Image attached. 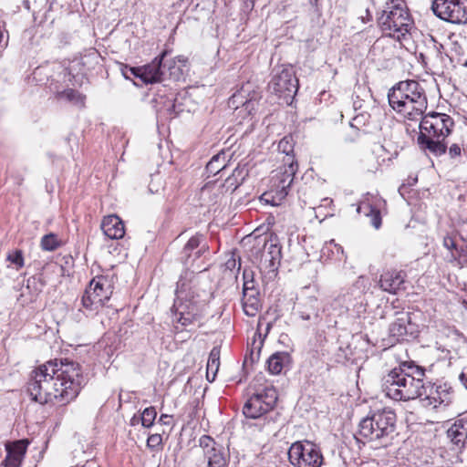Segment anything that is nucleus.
<instances>
[{
  "label": "nucleus",
  "mask_w": 467,
  "mask_h": 467,
  "mask_svg": "<svg viewBox=\"0 0 467 467\" xmlns=\"http://www.w3.org/2000/svg\"><path fill=\"white\" fill-rule=\"evenodd\" d=\"M84 384L78 363L54 359L35 368L27 382L31 399L40 404L66 405L74 400Z\"/></svg>",
  "instance_id": "1"
},
{
  "label": "nucleus",
  "mask_w": 467,
  "mask_h": 467,
  "mask_svg": "<svg viewBox=\"0 0 467 467\" xmlns=\"http://www.w3.org/2000/svg\"><path fill=\"white\" fill-rule=\"evenodd\" d=\"M425 369L413 361L402 362L382 379V391L396 401H409L420 397L423 390Z\"/></svg>",
  "instance_id": "2"
},
{
  "label": "nucleus",
  "mask_w": 467,
  "mask_h": 467,
  "mask_svg": "<svg viewBox=\"0 0 467 467\" xmlns=\"http://www.w3.org/2000/svg\"><path fill=\"white\" fill-rule=\"evenodd\" d=\"M452 119L446 114L432 112L424 116L420 123L417 141L420 149L429 150L435 156L446 152L445 138L451 133Z\"/></svg>",
  "instance_id": "3"
},
{
  "label": "nucleus",
  "mask_w": 467,
  "mask_h": 467,
  "mask_svg": "<svg viewBox=\"0 0 467 467\" xmlns=\"http://www.w3.org/2000/svg\"><path fill=\"white\" fill-rule=\"evenodd\" d=\"M389 106L410 119L421 116L427 109L424 89L415 80L400 81L388 93Z\"/></svg>",
  "instance_id": "4"
},
{
  "label": "nucleus",
  "mask_w": 467,
  "mask_h": 467,
  "mask_svg": "<svg viewBox=\"0 0 467 467\" xmlns=\"http://www.w3.org/2000/svg\"><path fill=\"white\" fill-rule=\"evenodd\" d=\"M396 413L390 408L371 410L358 425V435L368 441L386 442L396 429Z\"/></svg>",
  "instance_id": "5"
},
{
  "label": "nucleus",
  "mask_w": 467,
  "mask_h": 467,
  "mask_svg": "<svg viewBox=\"0 0 467 467\" xmlns=\"http://www.w3.org/2000/svg\"><path fill=\"white\" fill-rule=\"evenodd\" d=\"M175 294L176 299L172 308L175 311L176 321L184 327L200 321L202 304L196 299L195 293L191 285V280L182 276L177 282Z\"/></svg>",
  "instance_id": "6"
},
{
  "label": "nucleus",
  "mask_w": 467,
  "mask_h": 467,
  "mask_svg": "<svg viewBox=\"0 0 467 467\" xmlns=\"http://www.w3.org/2000/svg\"><path fill=\"white\" fill-rule=\"evenodd\" d=\"M378 25L385 35L400 40L410 32L413 22L408 11L396 5L383 10Z\"/></svg>",
  "instance_id": "7"
},
{
  "label": "nucleus",
  "mask_w": 467,
  "mask_h": 467,
  "mask_svg": "<svg viewBox=\"0 0 467 467\" xmlns=\"http://www.w3.org/2000/svg\"><path fill=\"white\" fill-rule=\"evenodd\" d=\"M112 295V285L105 276L93 278L86 288L82 297L81 305L88 313L98 312Z\"/></svg>",
  "instance_id": "8"
},
{
  "label": "nucleus",
  "mask_w": 467,
  "mask_h": 467,
  "mask_svg": "<svg viewBox=\"0 0 467 467\" xmlns=\"http://www.w3.org/2000/svg\"><path fill=\"white\" fill-rule=\"evenodd\" d=\"M288 459L295 467H321L324 463L320 448L309 441L294 442L288 450Z\"/></svg>",
  "instance_id": "9"
},
{
  "label": "nucleus",
  "mask_w": 467,
  "mask_h": 467,
  "mask_svg": "<svg viewBox=\"0 0 467 467\" xmlns=\"http://www.w3.org/2000/svg\"><path fill=\"white\" fill-rule=\"evenodd\" d=\"M277 391L272 386L257 389L244 403L243 413L246 418L257 419L271 411L277 401Z\"/></svg>",
  "instance_id": "10"
},
{
  "label": "nucleus",
  "mask_w": 467,
  "mask_h": 467,
  "mask_svg": "<svg viewBox=\"0 0 467 467\" xmlns=\"http://www.w3.org/2000/svg\"><path fill=\"white\" fill-rule=\"evenodd\" d=\"M269 89L286 104H290L298 90V79L293 68H283L275 74L269 83Z\"/></svg>",
  "instance_id": "11"
},
{
  "label": "nucleus",
  "mask_w": 467,
  "mask_h": 467,
  "mask_svg": "<svg viewBox=\"0 0 467 467\" xmlns=\"http://www.w3.org/2000/svg\"><path fill=\"white\" fill-rule=\"evenodd\" d=\"M423 390L418 399L424 408L437 409L441 405L448 406L452 400V389L446 382L427 385L423 382Z\"/></svg>",
  "instance_id": "12"
},
{
  "label": "nucleus",
  "mask_w": 467,
  "mask_h": 467,
  "mask_svg": "<svg viewBox=\"0 0 467 467\" xmlns=\"http://www.w3.org/2000/svg\"><path fill=\"white\" fill-rule=\"evenodd\" d=\"M431 9L439 18L452 23L467 22V7L462 0H434Z\"/></svg>",
  "instance_id": "13"
},
{
  "label": "nucleus",
  "mask_w": 467,
  "mask_h": 467,
  "mask_svg": "<svg viewBox=\"0 0 467 467\" xmlns=\"http://www.w3.org/2000/svg\"><path fill=\"white\" fill-rule=\"evenodd\" d=\"M119 70L125 78H129L128 70L136 78H139L145 84H153L163 81L164 73L161 72L160 56L155 57L150 64L143 67H129L125 64H119Z\"/></svg>",
  "instance_id": "14"
},
{
  "label": "nucleus",
  "mask_w": 467,
  "mask_h": 467,
  "mask_svg": "<svg viewBox=\"0 0 467 467\" xmlns=\"http://www.w3.org/2000/svg\"><path fill=\"white\" fill-rule=\"evenodd\" d=\"M284 166L272 178L273 186L277 192L278 200L282 201L288 194V190L293 183L294 177L297 171L298 164L293 157L283 161Z\"/></svg>",
  "instance_id": "15"
},
{
  "label": "nucleus",
  "mask_w": 467,
  "mask_h": 467,
  "mask_svg": "<svg viewBox=\"0 0 467 467\" xmlns=\"http://www.w3.org/2000/svg\"><path fill=\"white\" fill-rule=\"evenodd\" d=\"M389 334L398 341H410L418 337V326L412 322L410 312L397 313L395 320L389 326Z\"/></svg>",
  "instance_id": "16"
},
{
  "label": "nucleus",
  "mask_w": 467,
  "mask_h": 467,
  "mask_svg": "<svg viewBox=\"0 0 467 467\" xmlns=\"http://www.w3.org/2000/svg\"><path fill=\"white\" fill-rule=\"evenodd\" d=\"M249 85L243 86L240 90L234 93L228 100V107L234 110H244L247 114H251L257 105L255 94L252 96L249 91Z\"/></svg>",
  "instance_id": "17"
},
{
  "label": "nucleus",
  "mask_w": 467,
  "mask_h": 467,
  "mask_svg": "<svg viewBox=\"0 0 467 467\" xmlns=\"http://www.w3.org/2000/svg\"><path fill=\"white\" fill-rule=\"evenodd\" d=\"M28 444L29 441L27 440H19L6 443V456L1 463V467H20Z\"/></svg>",
  "instance_id": "18"
},
{
  "label": "nucleus",
  "mask_w": 467,
  "mask_h": 467,
  "mask_svg": "<svg viewBox=\"0 0 467 467\" xmlns=\"http://www.w3.org/2000/svg\"><path fill=\"white\" fill-rule=\"evenodd\" d=\"M208 248L205 236L197 233L183 246L182 258L185 263L192 257H193V260H196L202 256L208 251Z\"/></svg>",
  "instance_id": "19"
},
{
  "label": "nucleus",
  "mask_w": 467,
  "mask_h": 467,
  "mask_svg": "<svg viewBox=\"0 0 467 467\" xmlns=\"http://www.w3.org/2000/svg\"><path fill=\"white\" fill-rule=\"evenodd\" d=\"M406 275L403 271L388 270L379 278L380 288L390 294H397L403 289Z\"/></svg>",
  "instance_id": "20"
},
{
  "label": "nucleus",
  "mask_w": 467,
  "mask_h": 467,
  "mask_svg": "<svg viewBox=\"0 0 467 467\" xmlns=\"http://www.w3.org/2000/svg\"><path fill=\"white\" fill-rule=\"evenodd\" d=\"M448 439L459 448L467 445V415L457 419L447 431Z\"/></svg>",
  "instance_id": "21"
},
{
  "label": "nucleus",
  "mask_w": 467,
  "mask_h": 467,
  "mask_svg": "<svg viewBox=\"0 0 467 467\" xmlns=\"http://www.w3.org/2000/svg\"><path fill=\"white\" fill-rule=\"evenodd\" d=\"M101 230L109 239H120L125 234V228L122 220L115 215L105 216L101 223Z\"/></svg>",
  "instance_id": "22"
},
{
  "label": "nucleus",
  "mask_w": 467,
  "mask_h": 467,
  "mask_svg": "<svg viewBox=\"0 0 467 467\" xmlns=\"http://www.w3.org/2000/svg\"><path fill=\"white\" fill-rule=\"evenodd\" d=\"M291 364V356L287 352H275L267 360L268 371L273 375L280 374L288 368Z\"/></svg>",
  "instance_id": "23"
},
{
  "label": "nucleus",
  "mask_w": 467,
  "mask_h": 467,
  "mask_svg": "<svg viewBox=\"0 0 467 467\" xmlns=\"http://www.w3.org/2000/svg\"><path fill=\"white\" fill-rule=\"evenodd\" d=\"M320 259L323 261L341 262L345 261L346 256L343 247L335 243V240L327 242L320 252Z\"/></svg>",
  "instance_id": "24"
},
{
  "label": "nucleus",
  "mask_w": 467,
  "mask_h": 467,
  "mask_svg": "<svg viewBox=\"0 0 467 467\" xmlns=\"http://www.w3.org/2000/svg\"><path fill=\"white\" fill-rule=\"evenodd\" d=\"M167 56V51H163L160 55L161 58V70L160 73L163 72V81L167 79H172L177 80L179 79L182 70L181 68L176 65V62L174 59H165Z\"/></svg>",
  "instance_id": "25"
},
{
  "label": "nucleus",
  "mask_w": 467,
  "mask_h": 467,
  "mask_svg": "<svg viewBox=\"0 0 467 467\" xmlns=\"http://www.w3.org/2000/svg\"><path fill=\"white\" fill-rule=\"evenodd\" d=\"M258 296V290H253L250 293L243 294V309L246 316L254 317L258 313L261 307Z\"/></svg>",
  "instance_id": "26"
},
{
  "label": "nucleus",
  "mask_w": 467,
  "mask_h": 467,
  "mask_svg": "<svg viewBox=\"0 0 467 467\" xmlns=\"http://www.w3.org/2000/svg\"><path fill=\"white\" fill-rule=\"evenodd\" d=\"M358 213H364L366 216L370 217V223L379 229L381 225V216L379 209L372 206L368 202H361L357 208Z\"/></svg>",
  "instance_id": "27"
},
{
  "label": "nucleus",
  "mask_w": 467,
  "mask_h": 467,
  "mask_svg": "<svg viewBox=\"0 0 467 467\" xmlns=\"http://www.w3.org/2000/svg\"><path fill=\"white\" fill-rule=\"evenodd\" d=\"M280 254V249L276 245L271 244L267 254L264 255L265 261L263 266L267 269L268 272H275L279 265Z\"/></svg>",
  "instance_id": "28"
},
{
  "label": "nucleus",
  "mask_w": 467,
  "mask_h": 467,
  "mask_svg": "<svg viewBox=\"0 0 467 467\" xmlns=\"http://www.w3.org/2000/svg\"><path fill=\"white\" fill-rule=\"evenodd\" d=\"M58 100H66L75 105L84 106L86 97L73 88H67L56 93Z\"/></svg>",
  "instance_id": "29"
},
{
  "label": "nucleus",
  "mask_w": 467,
  "mask_h": 467,
  "mask_svg": "<svg viewBox=\"0 0 467 467\" xmlns=\"http://www.w3.org/2000/svg\"><path fill=\"white\" fill-rule=\"evenodd\" d=\"M226 167L225 154L219 153L214 155L206 165V171L209 174L216 175Z\"/></svg>",
  "instance_id": "30"
},
{
  "label": "nucleus",
  "mask_w": 467,
  "mask_h": 467,
  "mask_svg": "<svg viewBox=\"0 0 467 467\" xmlns=\"http://www.w3.org/2000/svg\"><path fill=\"white\" fill-rule=\"evenodd\" d=\"M205 457L208 461V467H224L226 465V458L220 446L207 453Z\"/></svg>",
  "instance_id": "31"
},
{
  "label": "nucleus",
  "mask_w": 467,
  "mask_h": 467,
  "mask_svg": "<svg viewBox=\"0 0 467 467\" xmlns=\"http://www.w3.org/2000/svg\"><path fill=\"white\" fill-rule=\"evenodd\" d=\"M219 366V353L213 349L207 363V379L209 381L214 380Z\"/></svg>",
  "instance_id": "32"
},
{
  "label": "nucleus",
  "mask_w": 467,
  "mask_h": 467,
  "mask_svg": "<svg viewBox=\"0 0 467 467\" xmlns=\"http://www.w3.org/2000/svg\"><path fill=\"white\" fill-rule=\"evenodd\" d=\"M41 248L45 251H54L62 245L61 241L55 234H48L41 238Z\"/></svg>",
  "instance_id": "33"
},
{
  "label": "nucleus",
  "mask_w": 467,
  "mask_h": 467,
  "mask_svg": "<svg viewBox=\"0 0 467 467\" xmlns=\"http://www.w3.org/2000/svg\"><path fill=\"white\" fill-rule=\"evenodd\" d=\"M46 283L41 275H33L26 280V289L30 294L37 296L45 287Z\"/></svg>",
  "instance_id": "34"
},
{
  "label": "nucleus",
  "mask_w": 467,
  "mask_h": 467,
  "mask_svg": "<svg viewBox=\"0 0 467 467\" xmlns=\"http://www.w3.org/2000/svg\"><path fill=\"white\" fill-rule=\"evenodd\" d=\"M156 416L157 412L154 407L146 408L140 417L141 425L144 428L151 427L154 423Z\"/></svg>",
  "instance_id": "35"
},
{
  "label": "nucleus",
  "mask_w": 467,
  "mask_h": 467,
  "mask_svg": "<svg viewBox=\"0 0 467 467\" xmlns=\"http://www.w3.org/2000/svg\"><path fill=\"white\" fill-rule=\"evenodd\" d=\"M278 150L285 154V158L284 161H287L288 157H293L290 155V153L293 152L294 145L292 143V139L290 137H284L279 142H278Z\"/></svg>",
  "instance_id": "36"
},
{
  "label": "nucleus",
  "mask_w": 467,
  "mask_h": 467,
  "mask_svg": "<svg viewBox=\"0 0 467 467\" xmlns=\"http://www.w3.org/2000/svg\"><path fill=\"white\" fill-rule=\"evenodd\" d=\"M6 259L16 265V270H19L24 266V256L21 250L16 249L8 253Z\"/></svg>",
  "instance_id": "37"
},
{
  "label": "nucleus",
  "mask_w": 467,
  "mask_h": 467,
  "mask_svg": "<svg viewBox=\"0 0 467 467\" xmlns=\"http://www.w3.org/2000/svg\"><path fill=\"white\" fill-rule=\"evenodd\" d=\"M307 303L309 305V308L307 309V311L302 310L299 312L300 317L303 320H310L312 316L317 317V309L315 306L317 303V299L314 297H308Z\"/></svg>",
  "instance_id": "38"
},
{
  "label": "nucleus",
  "mask_w": 467,
  "mask_h": 467,
  "mask_svg": "<svg viewBox=\"0 0 467 467\" xmlns=\"http://www.w3.org/2000/svg\"><path fill=\"white\" fill-rule=\"evenodd\" d=\"M199 444L203 449L204 455L212 452L218 446L215 441L208 435H202L199 440Z\"/></svg>",
  "instance_id": "39"
},
{
  "label": "nucleus",
  "mask_w": 467,
  "mask_h": 467,
  "mask_svg": "<svg viewBox=\"0 0 467 467\" xmlns=\"http://www.w3.org/2000/svg\"><path fill=\"white\" fill-rule=\"evenodd\" d=\"M244 286H243V294L244 293H250L253 290H257L254 286V280L253 277V275H251V277L249 278V274L244 271Z\"/></svg>",
  "instance_id": "40"
},
{
  "label": "nucleus",
  "mask_w": 467,
  "mask_h": 467,
  "mask_svg": "<svg viewBox=\"0 0 467 467\" xmlns=\"http://www.w3.org/2000/svg\"><path fill=\"white\" fill-rule=\"evenodd\" d=\"M161 443L162 438L160 434H151L148 437L147 446L150 449H159Z\"/></svg>",
  "instance_id": "41"
},
{
  "label": "nucleus",
  "mask_w": 467,
  "mask_h": 467,
  "mask_svg": "<svg viewBox=\"0 0 467 467\" xmlns=\"http://www.w3.org/2000/svg\"><path fill=\"white\" fill-rule=\"evenodd\" d=\"M260 200L265 203H269L273 206H276L279 204L281 201L278 200L277 192H275V196L271 195L269 192H265L261 195Z\"/></svg>",
  "instance_id": "42"
},
{
  "label": "nucleus",
  "mask_w": 467,
  "mask_h": 467,
  "mask_svg": "<svg viewBox=\"0 0 467 467\" xmlns=\"http://www.w3.org/2000/svg\"><path fill=\"white\" fill-rule=\"evenodd\" d=\"M462 154V148L460 145L453 143L449 148V156L451 159L455 160L459 157H461Z\"/></svg>",
  "instance_id": "43"
},
{
  "label": "nucleus",
  "mask_w": 467,
  "mask_h": 467,
  "mask_svg": "<svg viewBox=\"0 0 467 467\" xmlns=\"http://www.w3.org/2000/svg\"><path fill=\"white\" fill-rule=\"evenodd\" d=\"M458 234L463 242H467V223L463 222L459 225Z\"/></svg>",
  "instance_id": "44"
},
{
  "label": "nucleus",
  "mask_w": 467,
  "mask_h": 467,
  "mask_svg": "<svg viewBox=\"0 0 467 467\" xmlns=\"http://www.w3.org/2000/svg\"><path fill=\"white\" fill-rule=\"evenodd\" d=\"M443 244L449 250L454 249L456 252L458 251V247L456 245L455 241L453 240V238H451L450 236H447V237L444 238Z\"/></svg>",
  "instance_id": "45"
},
{
  "label": "nucleus",
  "mask_w": 467,
  "mask_h": 467,
  "mask_svg": "<svg viewBox=\"0 0 467 467\" xmlns=\"http://www.w3.org/2000/svg\"><path fill=\"white\" fill-rule=\"evenodd\" d=\"M457 254L460 259L462 260L463 263L467 264V245H462L458 248Z\"/></svg>",
  "instance_id": "46"
},
{
  "label": "nucleus",
  "mask_w": 467,
  "mask_h": 467,
  "mask_svg": "<svg viewBox=\"0 0 467 467\" xmlns=\"http://www.w3.org/2000/svg\"><path fill=\"white\" fill-rule=\"evenodd\" d=\"M459 379H460L461 382L462 383V385L467 389V366L462 368V371L460 374Z\"/></svg>",
  "instance_id": "47"
},
{
  "label": "nucleus",
  "mask_w": 467,
  "mask_h": 467,
  "mask_svg": "<svg viewBox=\"0 0 467 467\" xmlns=\"http://www.w3.org/2000/svg\"><path fill=\"white\" fill-rule=\"evenodd\" d=\"M171 416L167 415V414H161L160 419H159V421L161 424L170 425L171 424Z\"/></svg>",
  "instance_id": "48"
},
{
  "label": "nucleus",
  "mask_w": 467,
  "mask_h": 467,
  "mask_svg": "<svg viewBox=\"0 0 467 467\" xmlns=\"http://www.w3.org/2000/svg\"><path fill=\"white\" fill-rule=\"evenodd\" d=\"M363 23H367L372 20V15L368 9L365 10V16H361Z\"/></svg>",
  "instance_id": "49"
},
{
  "label": "nucleus",
  "mask_w": 467,
  "mask_h": 467,
  "mask_svg": "<svg viewBox=\"0 0 467 467\" xmlns=\"http://www.w3.org/2000/svg\"><path fill=\"white\" fill-rule=\"evenodd\" d=\"M140 416L133 415V417L130 420V424L131 426H136L137 424L140 423Z\"/></svg>",
  "instance_id": "50"
},
{
  "label": "nucleus",
  "mask_w": 467,
  "mask_h": 467,
  "mask_svg": "<svg viewBox=\"0 0 467 467\" xmlns=\"http://www.w3.org/2000/svg\"><path fill=\"white\" fill-rule=\"evenodd\" d=\"M226 267L228 269H234L236 265V261L235 259L232 258V259H229L226 264H225Z\"/></svg>",
  "instance_id": "51"
},
{
  "label": "nucleus",
  "mask_w": 467,
  "mask_h": 467,
  "mask_svg": "<svg viewBox=\"0 0 467 467\" xmlns=\"http://www.w3.org/2000/svg\"><path fill=\"white\" fill-rule=\"evenodd\" d=\"M243 171L239 170L238 168H236L234 171H233V174H232V177H235V176H240L242 174Z\"/></svg>",
  "instance_id": "52"
},
{
  "label": "nucleus",
  "mask_w": 467,
  "mask_h": 467,
  "mask_svg": "<svg viewBox=\"0 0 467 467\" xmlns=\"http://www.w3.org/2000/svg\"><path fill=\"white\" fill-rule=\"evenodd\" d=\"M78 467H98L96 466V463L94 462H87L85 465L78 466Z\"/></svg>",
  "instance_id": "53"
},
{
  "label": "nucleus",
  "mask_w": 467,
  "mask_h": 467,
  "mask_svg": "<svg viewBox=\"0 0 467 467\" xmlns=\"http://www.w3.org/2000/svg\"><path fill=\"white\" fill-rule=\"evenodd\" d=\"M312 5H317L318 0H309Z\"/></svg>",
  "instance_id": "54"
},
{
  "label": "nucleus",
  "mask_w": 467,
  "mask_h": 467,
  "mask_svg": "<svg viewBox=\"0 0 467 467\" xmlns=\"http://www.w3.org/2000/svg\"><path fill=\"white\" fill-rule=\"evenodd\" d=\"M130 75H132V73L128 70V77H129V78H130Z\"/></svg>",
  "instance_id": "55"
}]
</instances>
